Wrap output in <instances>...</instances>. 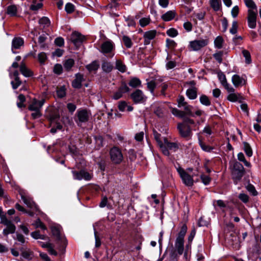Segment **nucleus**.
Here are the masks:
<instances>
[{"label": "nucleus", "mask_w": 261, "mask_h": 261, "mask_svg": "<svg viewBox=\"0 0 261 261\" xmlns=\"http://www.w3.org/2000/svg\"><path fill=\"white\" fill-rule=\"evenodd\" d=\"M177 129L180 136L187 140H189L192 136V129L190 125H185L184 123H179L177 124Z\"/></svg>", "instance_id": "8"}, {"label": "nucleus", "mask_w": 261, "mask_h": 261, "mask_svg": "<svg viewBox=\"0 0 261 261\" xmlns=\"http://www.w3.org/2000/svg\"><path fill=\"white\" fill-rule=\"evenodd\" d=\"M246 188H247V190L250 193H251L253 196H256L257 195V191H256L254 187L252 185H251V184H249L247 187H246Z\"/></svg>", "instance_id": "57"}, {"label": "nucleus", "mask_w": 261, "mask_h": 261, "mask_svg": "<svg viewBox=\"0 0 261 261\" xmlns=\"http://www.w3.org/2000/svg\"><path fill=\"white\" fill-rule=\"evenodd\" d=\"M182 118H183V122L181 123H184L185 125H189V124H194L195 123V122L193 119L185 117V116Z\"/></svg>", "instance_id": "59"}, {"label": "nucleus", "mask_w": 261, "mask_h": 261, "mask_svg": "<svg viewBox=\"0 0 261 261\" xmlns=\"http://www.w3.org/2000/svg\"><path fill=\"white\" fill-rule=\"evenodd\" d=\"M141 84V81L137 77H133L131 79L128 83V85L133 88L139 87Z\"/></svg>", "instance_id": "32"}, {"label": "nucleus", "mask_w": 261, "mask_h": 261, "mask_svg": "<svg viewBox=\"0 0 261 261\" xmlns=\"http://www.w3.org/2000/svg\"><path fill=\"white\" fill-rule=\"evenodd\" d=\"M199 144L200 146L202 149L204 151L211 152L213 149V147L206 145L200 139H199Z\"/></svg>", "instance_id": "39"}, {"label": "nucleus", "mask_w": 261, "mask_h": 261, "mask_svg": "<svg viewBox=\"0 0 261 261\" xmlns=\"http://www.w3.org/2000/svg\"><path fill=\"white\" fill-rule=\"evenodd\" d=\"M223 41L224 40L222 37H217L214 41V44L215 47L219 49L221 48L222 47Z\"/></svg>", "instance_id": "42"}, {"label": "nucleus", "mask_w": 261, "mask_h": 261, "mask_svg": "<svg viewBox=\"0 0 261 261\" xmlns=\"http://www.w3.org/2000/svg\"><path fill=\"white\" fill-rule=\"evenodd\" d=\"M177 101L178 107L179 108L183 107L185 111L179 110L176 108H172L171 112L174 116L179 118H182L186 115L194 117V114L192 112V107L188 104L182 96H179Z\"/></svg>", "instance_id": "2"}, {"label": "nucleus", "mask_w": 261, "mask_h": 261, "mask_svg": "<svg viewBox=\"0 0 261 261\" xmlns=\"http://www.w3.org/2000/svg\"><path fill=\"white\" fill-rule=\"evenodd\" d=\"M24 44L23 39L20 37H15L12 42V51L15 54L14 49H17L20 48Z\"/></svg>", "instance_id": "19"}, {"label": "nucleus", "mask_w": 261, "mask_h": 261, "mask_svg": "<svg viewBox=\"0 0 261 261\" xmlns=\"http://www.w3.org/2000/svg\"><path fill=\"white\" fill-rule=\"evenodd\" d=\"M55 43L57 46L61 47L64 45V40L62 37H58L55 40Z\"/></svg>", "instance_id": "63"}, {"label": "nucleus", "mask_w": 261, "mask_h": 261, "mask_svg": "<svg viewBox=\"0 0 261 261\" xmlns=\"http://www.w3.org/2000/svg\"><path fill=\"white\" fill-rule=\"evenodd\" d=\"M163 145L168 150H171L174 152L176 151L178 149V145L176 143L170 142L168 141V139L166 138L164 139ZM169 152V151H168Z\"/></svg>", "instance_id": "20"}, {"label": "nucleus", "mask_w": 261, "mask_h": 261, "mask_svg": "<svg viewBox=\"0 0 261 261\" xmlns=\"http://www.w3.org/2000/svg\"><path fill=\"white\" fill-rule=\"evenodd\" d=\"M129 91V88L125 84H124L119 88L118 90L115 93H114L113 98L117 100L122 97L124 93L127 92Z\"/></svg>", "instance_id": "16"}, {"label": "nucleus", "mask_w": 261, "mask_h": 261, "mask_svg": "<svg viewBox=\"0 0 261 261\" xmlns=\"http://www.w3.org/2000/svg\"><path fill=\"white\" fill-rule=\"evenodd\" d=\"M222 56H223V52L222 51H219L218 53H216L213 55V56L215 60L217 61L219 63H222Z\"/></svg>", "instance_id": "55"}, {"label": "nucleus", "mask_w": 261, "mask_h": 261, "mask_svg": "<svg viewBox=\"0 0 261 261\" xmlns=\"http://www.w3.org/2000/svg\"><path fill=\"white\" fill-rule=\"evenodd\" d=\"M31 236L35 239H41V240H45L47 238L45 235L41 234L39 231H35L32 232L31 234Z\"/></svg>", "instance_id": "45"}, {"label": "nucleus", "mask_w": 261, "mask_h": 261, "mask_svg": "<svg viewBox=\"0 0 261 261\" xmlns=\"http://www.w3.org/2000/svg\"><path fill=\"white\" fill-rule=\"evenodd\" d=\"M75 79L72 82V86L74 88L80 89L82 87V83L84 81L83 74L77 73L75 75Z\"/></svg>", "instance_id": "17"}, {"label": "nucleus", "mask_w": 261, "mask_h": 261, "mask_svg": "<svg viewBox=\"0 0 261 261\" xmlns=\"http://www.w3.org/2000/svg\"><path fill=\"white\" fill-rule=\"evenodd\" d=\"M115 48L114 43L111 40L104 41L101 45L100 51L107 55L108 57L112 58L114 56Z\"/></svg>", "instance_id": "4"}, {"label": "nucleus", "mask_w": 261, "mask_h": 261, "mask_svg": "<svg viewBox=\"0 0 261 261\" xmlns=\"http://www.w3.org/2000/svg\"><path fill=\"white\" fill-rule=\"evenodd\" d=\"M200 102L203 105L206 106H209L211 105V101L208 98V97L205 95H202L200 97Z\"/></svg>", "instance_id": "41"}, {"label": "nucleus", "mask_w": 261, "mask_h": 261, "mask_svg": "<svg viewBox=\"0 0 261 261\" xmlns=\"http://www.w3.org/2000/svg\"><path fill=\"white\" fill-rule=\"evenodd\" d=\"M156 34V31L155 30H151L146 32L144 34L143 36L144 39V45H148L150 42V40L155 38Z\"/></svg>", "instance_id": "18"}, {"label": "nucleus", "mask_w": 261, "mask_h": 261, "mask_svg": "<svg viewBox=\"0 0 261 261\" xmlns=\"http://www.w3.org/2000/svg\"><path fill=\"white\" fill-rule=\"evenodd\" d=\"M158 81L159 80H152L150 82H147V88L152 94L153 93L154 90L158 84Z\"/></svg>", "instance_id": "34"}, {"label": "nucleus", "mask_w": 261, "mask_h": 261, "mask_svg": "<svg viewBox=\"0 0 261 261\" xmlns=\"http://www.w3.org/2000/svg\"><path fill=\"white\" fill-rule=\"evenodd\" d=\"M210 4L215 11H219L221 6V2L220 0H210Z\"/></svg>", "instance_id": "30"}, {"label": "nucleus", "mask_w": 261, "mask_h": 261, "mask_svg": "<svg viewBox=\"0 0 261 261\" xmlns=\"http://www.w3.org/2000/svg\"><path fill=\"white\" fill-rule=\"evenodd\" d=\"M116 68L121 72H124L126 67L121 60H117L116 61Z\"/></svg>", "instance_id": "35"}, {"label": "nucleus", "mask_w": 261, "mask_h": 261, "mask_svg": "<svg viewBox=\"0 0 261 261\" xmlns=\"http://www.w3.org/2000/svg\"><path fill=\"white\" fill-rule=\"evenodd\" d=\"M244 173L245 169L243 166L238 162H234L231 171V174L235 184H237L240 181Z\"/></svg>", "instance_id": "3"}, {"label": "nucleus", "mask_w": 261, "mask_h": 261, "mask_svg": "<svg viewBox=\"0 0 261 261\" xmlns=\"http://www.w3.org/2000/svg\"><path fill=\"white\" fill-rule=\"evenodd\" d=\"M99 67V64L98 61L95 60L90 64L86 66V68L90 72H95Z\"/></svg>", "instance_id": "24"}, {"label": "nucleus", "mask_w": 261, "mask_h": 261, "mask_svg": "<svg viewBox=\"0 0 261 261\" xmlns=\"http://www.w3.org/2000/svg\"><path fill=\"white\" fill-rule=\"evenodd\" d=\"M244 145V150L246 154L248 156L250 157L252 155V150L250 145L247 142H243Z\"/></svg>", "instance_id": "36"}, {"label": "nucleus", "mask_w": 261, "mask_h": 261, "mask_svg": "<svg viewBox=\"0 0 261 261\" xmlns=\"http://www.w3.org/2000/svg\"><path fill=\"white\" fill-rule=\"evenodd\" d=\"M197 91L196 87L189 88L186 91V95L190 99H195L197 96Z\"/></svg>", "instance_id": "23"}, {"label": "nucleus", "mask_w": 261, "mask_h": 261, "mask_svg": "<svg viewBox=\"0 0 261 261\" xmlns=\"http://www.w3.org/2000/svg\"><path fill=\"white\" fill-rule=\"evenodd\" d=\"M110 159L114 164H120L123 159L121 150L117 147H113L110 150Z\"/></svg>", "instance_id": "6"}, {"label": "nucleus", "mask_w": 261, "mask_h": 261, "mask_svg": "<svg viewBox=\"0 0 261 261\" xmlns=\"http://www.w3.org/2000/svg\"><path fill=\"white\" fill-rule=\"evenodd\" d=\"M94 139L95 141V148L96 149H99L101 147L103 146V138L102 137L100 136H94Z\"/></svg>", "instance_id": "33"}, {"label": "nucleus", "mask_w": 261, "mask_h": 261, "mask_svg": "<svg viewBox=\"0 0 261 261\" xmlns=\"http://www.w3.org/2000/svg\"><path fill=\"white\" fill-rule=\"evenodd\" d=\"M208 43L207 39L195 40L190 42L189 46L192 50L198 51L206 46Z\"/></svg>", "instance_id": "10"}, {"label": "nucleus", "mask_w": 261, "mask_h": 261, "mask_svg": "<svg viewBox=\"0 0 261 261\" xmlns=\"http://www.w3.org/2000/svg\"><path fill=\"white\" fill-rule=\"evenodd\" d=\"M51 231L54 236L56 237L58 241L62 240V237L60 235V226L55 225L51 227Z\"/></svg>", "instance_id": "26"}, {"label": "nucleus", "mask_w": 261, "mask_h": 261, "mask_svg": "<svg viewBox=\"0 0 261 261\" xmlns=\"http://www.w3.org/2000/svg\"><path fill=\"white\" fill-rule=\"evenodd\" d=\"M38 58L41 63H44L47 59V56L45 53L42 52L38 55Z\"/></svg>", "instance_id": "61"}, {"label": "nucleus", "mask_w": 261, "mask_h": 261, "mask_svg": "<svg viewBox=\"0 0 261 261\" xmlns=\"http://www.w3.org/2000/svg\"><path fill=\"white\" fill-rule=\"evenodd\" d=\"M42 7V3H38L35 4L33 2V4L31 5L30 7V9L32 11H37L38 9H40Z\"/></svg>", "instance_id": "64"}, {"label": "nucleus", "mask_w": 261, "mask_h": 261, "mask_svg": "<svg viewBox=\"0 0 261 261\" xmlns=\"http://www.w3.org/2000/svg\"><path fill=\"white\" fill-rule=\"evenodd\" d=\"M74 65V61L72 59H68L66 60L63 62V68L66 71L71 70L72 67Z\"/></svg>", "instance_id": "25"}, {"label": "nucleus", "mask_w": 261, "mask_h": 261, "mask_svg": "<svg viewBox=\"0 0 261 261\" xmlns=\"http://www.w3.org/2000/svg\"><path fill=\"white\" fill-rule=\"evenodd\" d=\"M39 23L40 24H44V25L48 26L50 24V21L47 17H43L39 19Z\"/></svg>", "instance_id": "62"}, {"label": "nucleus", "mask_w": 261, "mask_h": 261, "mask_svg": "<svg viewBox=\"0 0 261 261\" xmlns=\"http://www.w3.org/2000/svg\"><path fill=\"white\" fill-rule=\"evenodd\" d=\"M243 81L245 82L244 79L238 74H234L232 77V82L236 87L241 85Z\"/></svg>", "instance_id": "28"}, {"label": "nucleus", "mask_w": 261, "mask_h": 261, "mask_svg": "<svg viewBox=\"0 0 261 261\" xmlns=\"http://www.w3.org/2000/svg\"><path fill=\"white\" fill-rule=\"evenodd\" d=\"M242 54L244 57L245 58L246 63L249 64L251 62V56L250 53L247 50H243Z\"/></svg>", "instance_id": "50"}, {"label": "nucleus", "mask_w": 261, "mask_h": 261, "mask_svg": "<svg viewBox=\"0 0 261 261\" xmlns=\"http://www.w3.org/2000/svg\"><path fill=\"white\" fill-rule=\"evenodd\" d=\"M200 178L202 182L205 185L209 184L211 181V178L208 176L204 174H202L200 176Z\"/></svg>", "instance_id": "60"}, {"label": "nucleus", "mask_w": 261, "mask_h": 261, "mask_svg": "<svg viewBox=\"0 0 261 261\" xmlns=\"http://www.w3.org/2000/svg\"><path fill=\"white\" fill-rule=\"evenodd\" d=\"M196 234V229L195 228H194L191 231L190 235L188 237V243L189 244L187 245L186 248L187 249L189 248V247L190 246V244L191 242H192Z\"/></svg>", "instance_id": "48"}, {"label": "nucleus", "mask_w": 261, "mask_h": 261, "mask_svg": "<svg viewBox=\"0 0 261 261\" xmlns=\"http://www.w3.org/2000/svg\"><path fill=\"white\" fill-rule=\"evenodd\" d=\"M167 34L171 37H175L178 35L177 31L174 28H170L166 32Z\"/></svg>", "instance_id": "54"}, {"label": "nucleus", "mask_w": 261, "mask_h": 261, "mask_svg": "<svg viewBox=\"0 0 261 261\" xmlns=\"http://www.w3.org/2000/svg\"><path fill=\"white\" fill-rule=\"evenodd\" d=\"M45 102L44 99L38 100L36 99H34L29 105L28 109L30 111L41 110V109Z\"/></svg>", "instance_id": "15"}, {"label": "nucleus", "mask_w": 261, "mask_h": 261, "mask_svg": "<svg viewBox=\"0 0 261 261\" xmlns=\"http://www.w3.org/2000/svg\"><path fill=\"white\" fill-rule=\"evenodd\" d=\"M72 173L73 178L75 180H81L84 179L85 180H90L93 177L92 174L85 170H81L80 171L72 170Z\"/></svg>", "instance_id": "9"}, {"label": "nucleus", "mask_w": 261, "mask_h": 261, "mask_svg": "<svg viewBox=\"0 0 261 261\" xmlns=\"http://www.w3.org/2000/svg\"><path fill=\"white\" fill-rule=\"evenodd\" d=\"M20 251H21L22 256L29 260H31L32 259L31 256L33 254V252L30 250H24L23 248H22L20 249Z\"/></svg>", "instance_id": "43"}, {"label": "nucleus", "mask_w": 261, "mask_h": 261, "mask_svg": "<svg viewBox=\"0 0 261 261\" xmlns=\"http://www.w3.org/2000/svg\"><path fill=\"white\" fill-rule=\"evenodd\" d=\"M101 68L104 72L109 73L112 70L113 66L110 62L103 61L101 65Z\"/></svg>", "instance_id": "29"}, {"label": "nucleus", "mask_w": 261, "mask_h": 261, "mask_svg": "<svg viewBox=\"0 0 261 261\" xmlns=\"http://www.w3.org/2000/svg\"><path fill=\"white\" fill-rule=\"evenodd\" d=\"M218 76L221 84L223 85L227 83V80L225 74L222 72H219L218 73Z\"/></svg>", "instance_id": "56"}, {"label": "nucleus", "mask_w": 261, "mask_h": 261, "mask_svg": "<svg viewBox=\"0 0 261 261\" xmlns=\"http://www.w3.org/2000/svg\"><path fill=\"white\" fill-rule=\"evenodd\" d=\"M6 226V228L3 230V234L4 235L7 236L10 233H14L16 227L14 224L11 221L9 223V224L5 225Z\"/></svg>", "instance_id": "22"}, {"label": "nucleus", "mask_w": 261, "mask_h": 261, "mask_svg": "<svg viewBox=\"0 0 261 261\" xmlns=\"http://www.w3.org/2000/svg\"><path fill=\"white\" fill-rule=\"evenodd\" d=\"M7 13L11 16H15L17 13V8L15 5H11L8 7Z\"/></svg>", "instance_id": "40"}, {"label": "nucleus", "mask_w": 261, "mask_h": 261, "mask_svg": "<svg viewBox=\"0 0 261 261\" xmlns=\"http://www.w3.org/2000/svg\"><path fill=\"white\" fill-rule=\"evenodd\" d=\"M85 40V36L76 32L72 33L70 36V40L76 46L81 45Z\"/></svg>", "instance_id": "13"}, {"label": "nucleus", "mask_w": 261, "mask_h": 261, "mask_svg": "<svg viewBox=\"0 0 261 261\" xmlns=\"http://www.w3.org/2000/svg\"><path fill=\"white\" fill-rule=\"evenodd\" d=\"M245 3L246 6L253 10H255V11H257V7L254 2L252 0H245Z\"/></svg>", "instance_id": "47"}, {"label": "nucleus", "mask_w": 261, "mask_h": 261, "mask_svg": "<svg viewBox=\"0 0 261 261\" xmlns=\"http://www.w3.org/2000/svg\"><path fill=\"white\" fill-rule=\"evenodd\" d=\"M238 159L240 161L243 162L246 166L248 167H250L251 166V164L246 160L245 156L242 152L238 153Z\"/></svg>", "instance_id": "44"}, {"label": "nucleus", "mask_w": 261, "mask_h": 261, "mask_svg": "<svg viewBox=\"0 0 261 261\" xmlns=\"http://www.w3.org/2000/svg\"><path fill=\"white\" fill-rule=\"evenodd\" d=\"M21 83L22 82L20 80V78H17V79H14V81L11 82L13 89H16L21 84Z\"/></svg>", "instance_id": "53"}, {"label": "nucleus", "mask_w": 261, "mask_h": 261, "mask_svg": "<svg viewBox=\"0 0 261 261\" xmlns=\"http://www.w3.org/2000/svg\"><path fill=\"white\" fill-rule=\"evenodd\" d=\"M240 96V94L238 95L234 92H231L227 96V99L231 102H236L239 99Z\"/></svg>", "instance_id": "46"}, {"label": "nucleus", "mask_w": 261, "mask_h": 261, "mask_svg": "<svg viewBox=\"0 0 261 261\" xmlns=\"http://www.w3.org/2000/svg\"><path fill=\"white\" fill-rule=\"evenodd\" d=\"M65 88L64 86L61 87L57 90V94L60 98H63L66 95Z\"/></svg>", "instance_id": "49"}, {"label": "nucleus", "mask_w": 261, "mask_h": 261, "mask_svg": "<svg viewBox=\"0 0 261 261\" xmlns=\"http://www.w3.org/2000/svg\"><path fill=\"white\" fill-rule=\"evenodd\" d=\"M170 59L171 57L169 56H167L166 60L168 61L166 64V68L168 70L174 68L176 65V62L174 61H170Z\"/></svg>", "instance_id": "38"}, {"label": "nucleus", "mask_w": 261, "mask_h": 261, "mask_svg": "<svg viewBox=\"0 0 261 261\" xmlns=\"http://www.w3.org/2000/svg\"><path fill=\"white\" fill-rule=\"evenodd\" d=\"M153 136L163 153L165 155L169 156L170 155V152L168 151V149L165 148V146L163 145L164 143H163L161 140V135L156 130H154Z\"/></svg>", "instance_id": "12"}, {"label": "nucleus", "mask_w": 261, "mask_h": 261, "mask_svg": "<svg viewBox=\"0 0 261 261\" xmlns=\"http://www.w3.org/2000/svg\"><path fill=\"white\" fill-rule=\"evenodd\" d=\"M150 20L149 18H142L140 20L139 23L142 27H144L149 23Z\"/></svg>", "instance_id": "58"}, {"label": "nucleus", "mask_w": 261, "mask_h": 261, "mask_svg": "<svg viewBox=\"0 0 261 261\" xmlns=\"http://www.w3.org/2000/svg\"><path fill=\"white\" fill-rule=\"evenodd\" d=\"M90 116L89 111L85 109L79 110L76 113L74 120L78 125H81L83 123L88 122Z\"/></svg>", "instance_id": "5"}, {"label": "nucleus", "mask_w": 261, "mask_h": 261, "mask_svg": "<svg viewBox=\"0 0 261 261\" xmlns=\"http://www.w3.org/2000/svg\"><path fill=\"white\" fill-rule=\"evenodd\" d=\"M177 171L179 174L180 175L182 182L185 185L188 187H191L193 185V177L195 175H196V174L193 173L192 175H191L189 172L186 171L184 169L180 168L178 169Z\"/></svg>", "instance_id": "7"}, {"label": "nucleus", "mask_w": 261, "mask_h": 261, "mask_svg": "<svg viewBox=\"0 0 261 261\" xmlns=\"http://www.w3.org/2000/svg\"><path fill=\"white\" fill-rule=\"evenodd\" d=\"M122 40L126 47L129 48L132 46L133 42L131 39L128 36L123 35L122 36Z\"/></svg>", "instance_id": "37"}, {"label": "nucleus", "mask_w": 261, "mask_h": 261, "mask_svg": "<svg viewBox=\"0 0 261 261\" xmlns=\"http://www.w3.org/2000/svg\"><path fill=\"white\" fill-rule=\"evenodd\" d=\"M20 71L25 77H31L33 75V72L29 69L23 62H21L19 66Z\"/></svg>", "instance_id": "21"}, {"label": "nucleus", "mask_w": 261, "mask_h": 261, "mask_svg": "<svg viewBox=\"0 0 261 261\" xmlns=\"http://www.w3.org/2000/svg\"><path fill=\"white\" fill-rule=\"evenodd\" d=\"M65 9L67 13L70 14L74 12V6L70 3H68L65 5Z\"/></svg>", "instance_id": "52"}, {"label": "nucleus", "mask_w": 261, "mask_h": 261, "mask_svg": "<svg viewBox=\"0 0 261 261\" xmlns=\"http://www.w3.org/2000/svg\"><path fill=\"white\" fill-rule=\"evenodd\" d=\"M187 231V226L184 224L176 239L174 249H172L170 253V257L174 259L178 256L181 255L184 251V238Z\"/></svg>", "instance_id": "1"}, {"label": "nucleus", "mask_w": 261, "mask_h": 261, "mask_svg": "<svg viewBox=\"0 0 261 261\" xmlns=\"http://www.w3.org/2000/svg\"><path fill=\"white\" fill-rule=\"evenodd\" d=\"M175 15L176 12L174 11H169L163 14L161 18L165 21H169L173 19Z\"/></svg>", "instance_id": "27"}, {"label": "nucleus", "mask_w": 261, "mask_h": 261, "mask_svg": "<svg viewBox=\"0 0 261 261\" xmlns=\"http://www.w3.org/2000/svg\"><path fill=\"white\" fill-rule=\"evenodd\" d=\"M130 97L135 103H143L147 98L143 91L140 89H137L134 91L130 94Z\"/></svg>", "instance_id": "11"}, {"label": "nucleus", "mask_w": 261, "mask_h": 261, "mask_svg": "<svg viewBox=\"0 0 261 261\" xmlns=\"http://www.w3.org/2000/svg\"><path fill=\"white\" fill-rule=\"evenodd\" d=\"M21 198L23 202L29 207L33 208L35 205L34 202L30 198L23 195H21Z\"/></svg>", "instance_id": "31"}, {"label": "nucleus", "mask_w": 261, "mask_h": 261, "mask_svg": "<svg viewBox=\"0 0 261 261\" xmlns=\"http://www.w3.org/2000/svg\"><path fill=\"white\" fill-rule=\"evenodd\" d=\"M63 67L60 64H56L54 67V72L55 73L60 75L62 73Z\"/></svg>", "instance_id": "51"}, {"label": "nucleus", "mask_w": 261, "mask_h": 261, "mask_svg": "<svg viewBox=\"0 0 261 261\" xmlns=\"http://www.w3.org/2000/svg\"><path fill=\"white\" fill-rule=\"evenodd\" d=\"M256 15L257 11H254L251 9L248 10V23L249 27L251 29H254L256 27Z\"/></svg>", "instance_id": "14"}]
</instances>
